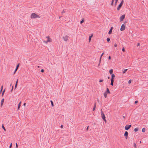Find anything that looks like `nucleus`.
Returning a JSON list of instances; mask_svg holds the SVG:
<instances>
[{
	"label": "nucleus",
	"instance_id": "obj_1",
	"mask_svg": "<svg viewBox=\"0 0 148 148\" xmlns=\"http://www.w3.org/2000/svg\"><path fill=\"white\" fill-rule=\"evenodd\" d=\"M31 18H40V16L39 15H37L35 13H32L31 16Z\"/></svg>",
	"mask_w": 148,
	"mask_h": 148
},
{
	"label": "nucleus",
	"instance_id": "obj_2",
	"mask_svg": "<svg viewBox=\"0 0 148 148\" xmlns=\"http://www.w3.org/2000/svg\"><path fill=\"white\" fill-rule=\"evenodd\" d=\"M46 38H47V41H45V40H43V42H44L47 44L48 42H51L52 40L50 38L49 36H46Z\"/></svg>",
	"mask_w": 148,
	"mask_h": 148
},
{
	"label": "nucleus",
	"instance_id": "obj_3",
	"mask_svg": "<svg viewBox=\"0 0 148 148\" xmlns=\"http://www.w3.org/2000/svg\"><path fill=\"white\" fill-rule=\"evenodd\" d=\"M101 117L102 119H103L104 121H106V117L105 116L104 114L103 113V112L102 111V110L101 109Z\"/></svg>",
	"mask_w": 148,
	"mask_h": 148
},
{
	"label": "nucleus",
	"instance_id": "obj_4",
	"mask_svg": "<svg viewBox=\"0 0 148 148\" xmlns=\"http://www.w3.org/2000/svg\"><path fill=\"white\" fill-rule=\"evenodd\" d=\"M123 2H124L122 0V1H121V3L119 4V5L118 6V7L117 8V10H120L121 7V6H122V5H123Z\"/></svg>",
	"mask_w": 148,
	"mask_h": 148
},
{
	"label": "nucleus",
	"instance_id": "obj_5",
	"mask_svg": "<svg viewBox=\"0 0 148 148\" xmlns=\"http://www.w3.org/2000/svg\"><path fill=\"white\" fill-rule=\"evenodd\" d=\"M125 25L124 24H123L121 25L120 28V30L121 31H123L125 29Z\"/></svg>",
	"mask_w": 148,
	"mask_h": 148
},
{
	"label": "nucleus",
	"instance_id": "obj_6",
	"mask_svg": "<svg viewBox=\"0 0 148 148\" xmlns=\"http://www.w3.org/2000/svg\"><path fill=\"white\" fill-rule=\"evenodd\" d=\"M131 125H126L125 127V130H128L130 127H131Z\"/></svg>",
	"mask_w": 148,
	"mask_h": 148
},
{
	"label": "nucleus",
	"instance_id": "obj_7",
	"mask_svg": "<svg viewBox=\"0 0 148 148\" xmlns=\"http://www.w3.org/2000/svg\"><path fill=\"white\" fill-rule=\"evenodd\" d=\"M125 15L124 14L123 15L120 16V21L121 22V21H123V20L125 18Z\"/></svg>",
	"mask_w": 148,
	"mask_h": 148
},
{
	"label": "nucleus",
	"instance_id": "obj_8",
	"mask_svg": "<svg viewBox=\"0 0 148 148\" xmlns=\"http://www.w3.org/2000/svg\"><path fill=\"white\" fill-rule=\"evenodd\" d=\"M69 37L68 36H65L63 37V38L64 41L67 42L68 40V38Z\"/></svg>",
	"mask_w": 148,
	"mask_h": 148
},
{
	"label": "nucleus",
	"instance_id": "obj_9",
	"mask_svg": "<svg viewBox=\"0 0 148 148\" xmlns=\"http://www.w3.org/2000/svg\"><path fill=\"white\" fill-rule=\"evenodd\" d=\"M128 135V132L127 131H125L124 134V136L125 137V138L126 139H127V137Z\"/></svg>",
	"mask_w": 148,
	"mask_h": 148
},
{
	"label": "nucleus",
	"instance_id": "obj_10",
	"mask_svg": "<svg viewBox=\"0 0 148 148\" xmlns=\"http://www.w3.org/2000/svg\"><path fill=\"white\" fill-rule=\"evenodd\" d=\"M19 66V64L18 63V64H17V65L16 66V68L15 70L14 71V73H15L17 71V70L18 69Z\"/></svg>",
	"mask_w": 148,
	"mask_h": 148
},
{
	"label": "nucleus",
	"instance_id": "obj_11",
	"mask_svg": "<svg viewBox=\"0 0 148 148\" xmlns=\"http://www.w3.org/2000/svg\"><path fill=\"white\" fill-rule=\"evenodd\" d=\"M112 29H113V27H112L108 32L109 34H111V33L112 32Z\"/></svg>",
	"mask_w": 148,
	"mask_h": 148
},
{
	"label": "nucleus",
	"instance_id": "obj_12",
	"mask_svg": "<svg viewBox=\"0 0 148 148\" xmlns=\"http://www.w3.org/2000/svg\"><path fill=\"white\" fill-rule=\"evenodd\" d=\"M107 94H110V91L109 90L108 88H107L106 89V92Z\"/></svg>",
	"mask_w": 148,
	"mask_h": 148
},
{
	"label": "nucleus",
	"instance_id": "obj_13",
	"mask_svg": "<svg viewBox=\"0 0 148 148\" xmlns=\"http://www.w3.org/2000/svg\"><path fill=\"white\" fill-rule=\"evenodd\" d=\"M4 101V99L3 98L1 100V106H2L3 105V102Z\"/></svg>",
	"mask_w": 148,
	"mask_h": 148
},
{
	"label": "nucleus",
	"instance_id": "obj_14",
	"mask_svg": "<svg viewBox=\"0 0 148 148\" xmlns=\"http://www.w3.org/2000/svg\"><path fill=\"white\" fill-rule=\"evenodd\" d=\"M21 101H20L18 103V109H19L20 107L21 106Z\"/></svg>",
	"mask_w": 148,
	"mask_h": 148
},
{
	"label": "nucleus",
	"instance_id": "obj_15",
	"mask_svg": "<svg viewBox=\"0 0 148 148\" xmlns=\"http://www.w3.org/2000/svg\"><path fill=\"white\" fill-rule=\"evenodd\" d=\"M113 70L112 69H111L109 71V73H110V74H112V73H113Z\"/></svg>",
	"mask_w": 148,
	"mask_h": 148
},
{
	"label": "nucleus",
	"instance_id": "obj_16",
	"mask_svg": "<svg viewBox=\"0 0 148 148\" xmlns=\"http://www.w3.org/2000/svg\"><path fill=\"white\" fill-rule=\"evenodd\" d=\"M18 79L17 80L16 82V83L15 84V89H16L17 87V84H18Z\"/></svg>",
	"mask_w": 148,
	"mask_h": 148
},
{
	"label": "nucleus",
	"instance_id": "obj_17",
	"mask_svg": "<svg viewBox=\"0 0 148 148\" xmlns=\"http://www.w3.org/2000/svg\"><path fill=\"white\" fill-rule=\"evenodd\" d=\"M50 102L51 103V106L52 107H53L54 106L53 105V101L52 100H51Z\"/></svg>",
	"mask_w": 148,
	"mask_h": 148
},
{
	"label": "nucleus",
	"instance_id": "obj_18",
	"mask_svg": "<svg viewBox=\"0 0 148 148\" xmlns=\"http://www.w3.org/2000/svg\"><path fill=\"white\" fill-rule=\"evenodd\" d=\"M138 128H135V129H134V131L135 132H136L137 131H138Z\"/></svg>",
	"mask_w": 148,
	"mask_h": 148
},
{
	"label": "nucleus",
	"instance_id": "obj_19",
	"mask_svg": "<svg viewBox=\"0 0 148 148\" xmlns=\"http://www.w3.org/2000/svg\"><path fill=\"white\" fill-rule=\"evenodd\" d=\"M115 77V75L114 74H112L111 75V78L114 79Z\"/></svg>",
	"mask_w": 148,
	"mask_h": 148
},
{
	"label": "nucleus",
	"instance_id": "obj_20",
	"mask_svg": "<svg viewBox=\"0 0 148 148\" xmlns=\"http://www.w3.org/2000/svg\"><path fill=\"white\" fill-rule=\"evenodd\" d=\"M104 95L105 98H106L107 97V94L106 92H105L104 94Z\"/></svg>",
	"mask_w": 148,
	"mask_h": 148
},
{
	"label": "nucleus",
	"instance_id": "obj_21",
	"mask_svg": "<svg viewBox=\"0 0 148 148\" xmlns=\"http://www.w3.org/2000/svg\"><path fill=\"white\" fill-rule=\"evenodd\" d=\"M92 36L91 35L89 36V41H90L91 40V38L92 37Z\"/></svg>",
	"mask_w": 148,
	"mask_h": 148
},
{
	"label": "nucleus",
	"instance_id": "obj_22",
	"mask_svg": "<svg viewBox=\"0 0 148 148\" xmlns=\"http://www.w3.org/2000/svg\"><path fill=\"white\" fill-rule=\"evenodd\" d=\"M106 40L107 42H109L110 41V39L109 38H107Z\"/></svg>",
	"mask_w": 148,
	"mask_h": 148
},
{
	"label": "nucleus",
	"instance_id": "obj_23",
	"mask_svg": "<svg viewBox=\"0 0 148 148\" xmlns=\"http://www.w3.org/2000/svg\"><path fill=\"white\" fill-rule=\"evenodd\" d=\"M145 128H143L142 129V132H145Z\"/></svg>",
	"mask_w": 148,
	"mask_h": 148
},
{
	"label": "nucleus",
	"instance_id": "obj_24",
	"mask_svg": "<svg viewBox=\"0 0 148 148\" xmlns=\"http://www.w3.org/2000/svg\"><path fill=\"white\" fill-rule=\"evenodd\" d=\"M118 1V0H115V4H114L115 6H116V4H117V3Z\"/></svg>",
	"mask_w": 148,
	"mask_h": 148
},
{
	"label": "nucleus",
	"instance_id": "obj_25",
	"mask_svg": "<svg viewBox=\"0 0 148 148\" xmlns=\"http://www.w3.org/2000/svg\"><path fill=\"white\" fill-rule=\"evenodd\" d=\"M2 128L5 130V127H4L3 125H2Z\"/></svg>",
	"mask_w": 148,
	"mask_h": 148
},
{
	"label": "nucleus",
	"instance_id": "obj_26",
	"mask_svg": "<svg viewBox=\"0 0 148 148\" xmlns=\"http://www.w3.org/2000/svg\"><path fill=\"white\" fill-rule=\"evenodd\" d=\"M127 70V69H125L124 71L123 72V73H125Z\"/></svg>",
	"mask_w": 148,
	"mask_h": 148
},
{
	"label": "nucleus",
	"instance_id": "obj_27",
	"mask_svg": "<svg viewBox=\"0 0 148 148\" xmlns=\"http://www.w3.org/2000/svg\"><path fill=\"white\" fill-rule=\"evenodd\" d=\"M5 92V89H4L2 92V96H3V95Z\"/></svg>",
	"mask_w": 148,
	"mask_h": 148
},
{
	"label": "nucleus",
	"instance_id": "obj_28",
	"mask_svg": "<svg viewBox=\"0 0 148 148\" xmlns=\"http://www.w3.org/2000/svg\"><path fill=\"white\" fill-rule=\"evenodd\" d=\"M114 1H112L111 4V5L112 6L113 5Z\"/></svg>",
	"mask_w": 148,
	"mask_h": 148
},
{
	"label": "nucleus",
	"instance_id": "obj_29",
	"mask_svg": "<svg viewBox=\"0 0 148 148\" xmlns=\"http://www.w3.org/2000/svg\"><path fill=\"white\" fill-rule=\"evenodd\" d=\"M114 82H111V85L112 86H113Z\"/></svg>",
	"mask_w": 148,
	"mask_h": 148
},
{
	"label": "nucleus",
	"instance_id": "obj_30",
	"mask_svg": "<svg viewBox=\"0 0 148 148\" xmlns=\"http://www.w3.org/2000/svg\"><path fill=\"white\" fill-rule=\"evenodd\" d=\"M95 108H96V105H95H95H94V106L93 107V111H94L95 110Z\"/></svg>",
	"mask_w": 148,
	"mask_h": 148
},
{
	"label": "nucleus",
	"instance_id": "obj_31",
	"mask_svg": "<svg viewBox=\"0 0 148 148\" xmlns=\"http://www.w3.org/2000/svg\"><path fill=\"white\" fill-rule=\"evenodd\" d=\"M132 82V80L131 79H130L128 81V83L129 84H130Z\"/></svg>",
	"mask_w": 148,
	"mask_h": 148
},
{
	"label": "nucleus",
	"instance_id": "obj_32",
	"mask_svg": "<svg viewBox=\"0 0 148 148\" xmlns=\"http://www.w3.org/2000/svg\"><path fill=\"white\" fill-rule=\"evenodd\" d=\"M3 88V86H1V90H0V92H1L2 91Z\"/></svg>",
	"mask_w": 148,
	"mask_h": 148
},
{
	"label": "nucleus",
	"instance_id": "obj_33",
	"mask_svg": "<svg viewBox=\"0 0 148 148\" xmlns=\"http://www.w3.org/2000/svg\"><path fill=\"white\" fill-rule=\"evenodd\" d=\"M111 82H114V79L111 78Z\"/></svg>",
	"mask_w": 148,
	"mask_h": 148
},
{
	"label": "nucleus",
	"instance_id": "obj_34",
	"mask_svg": "<svg viewBox=\"0 0 148 148\" xmlns=\"http://www.w3.org/2000/svg\"><path fill=\"white\" fill-rule=\"evenodd\" d=\"M84 22V20L83 19L82 21H80V23L82 24Z\"/></svg>",
	"mask_w": 148,
	"mask_h": 148
},
{
	"label": "nucleus",
	"instance_id": "obj_35",
	"mask_svg": "<svg viewBox=\"0 0 148 148\" xmlns=\"http://www.w3.org/2000/svg\"><path fill=\"white\" fill-rule=\"evenodd\" d=\"M122 51L123 52H124L125 51V49L124 47H123L122 49Z\"/></svg>",
	"mask_w": 148,
	"mask_h": 148
},
{
	"label": "nucleus",
	"instance_id": "obj_36",
	"mask_svg": "<svg viewBox=\"0 0 148 148\" xmlns=\"http://www.w3.org/2000/svg\"><path fill=\"white\" fill-rule=\"evenodd\" d=\"M103 81V79H100L99 82H101Z\"/></svg>",
	"mask_w": 148,
	"mask_h": 148
},
{
	"label": "nucleus",
	"instance_id": "obj_37",
	"mask_svg": "<svg viewBox=\"0 0 148 148\" xmlns=\"http://www.w3.org/2000/svg\"><path fill=\"white\" fill-rule=\"evenodd\" d=\"M40 71L42 72V73H43L44 71V69H42L41 70V71Z\"/></svg>",
	"mask_w": 148,
	"mask_h": 148
},
{
	"label": "nucleus",
	"instance_id": "obj_38",
	"mask_svg": "<svg viewBox=\"0 0 148 148\" xmlns=\"http://www.w3.org/2000/svg\"><path fill=\"white\" fill-rule=\"evenodd\" d=\"M18 147V145L17 143H16V148H17Z\"/></svg>",
	"mask_w": 148,
	"mask_h": 148
},
{
	"label": "nucleus",
	"instance_id": "obj_39",
	"mask_svg": "<svg viewBox=\"0 0 148 148\" xmlns=\"http://www.w3.org/2000/svg\"><path fill=\"white\" fill-rule=\"evenodd\" d=\"M103 53H102V54L101 55V56L100 58V60H101V58L102 56H103Z\"/></svg>",
	"mask_w": 148,
	"mask_h": 148
},
{
	"label": "nucleus",
	"instance_id": "obj_40",
	"mask_svg": "<svg viewBox=\"0 0 148 148\" xmlns=\"http://www.w3.org/2000/svg\"><path fill=\"white\" fill-rule=\"evenodd\" d=\"M12 143H11L10 144V146H9V148H11L12 146Z\"/></svg>",
	"mask_w": 148,
	"mask_h": 148
},
{
	"label": "nucleus",
	"instance_id": "obj_41",
	"mask_svg": "<svg viewBox=\"0 0 148 148\" xmlns=\"http://www.w3.org/2000/svg\"><path fill=\"white\" fill-rule=\"evenodd\" d=\"M138 101L136 100L135 101L134 103L136 104V103H138Z\"/></svg>",
	"mask_w": 148,
	"mask_h": 148
},
{
	"label": "nucleus",
	"instance_id": "obj_42",
	"mask_svg": "<svg viewBox=\"0 0 148 148\" xmlns=\"http://www.w3.org/2000/svg\"><path fill=\"white\" fill-rule=\"evenodd\" d=\"M13 86H12V88L11 89V91L12 92L13 90Z\"/></svg>",
	"mask_w": 148,
	"mask_h": 148
},
{
	"label": "nucleus",
	"instance_id": "obj_43",
	"mask_svg": "<svg viewBox=\"0 0 148 148\" xmlns=\"http://www.w3.org/2000/svg\"><path fill=\"white\" fill-rule=\"evenodd\" d=\"M117 46V45L116 44H115L114 45V47H116Z\"/></svg>",
	"mask_w": 148,
	"mask_h": 148
},
{
	"label": "nucleus",
	"instance_id": "obj_44",
	"mask_svg": "<svg viewBox=\"0 0 148 148\" xmlns=\"http://www.w3.org/2000/svg\"><path fill=\"white\" fill-rule=\"evenodd\" d=\"M108 59L109 60H110L111 59V57L110 56H109L108 57Z\"/></svg>",
	"mask_w": 148,
	"mask_h": 148
},
{
	"label": "nucleus",
	"instance_id": "obj_45",
	"mask_svg": "<svg viewBox=\"0 0 148 148\" xmlns=\"http://www.w3.org/2000/svg\"><path fill=\"white\" fill-rule=\"evenodd\" d=\"M134 147H136V144L135 143H134Z\"/></svg>",
	"mask_w": 148,
	"mask_h": 148
},
{
	"label": "nucleus",
	"instance_id": "obj_46",
	"mask_svg": "<svg viewBox=\"0 0 148 148\" xmlns=\"http://www.w3.org/2000/svg\"><path fill=\"white\" fill-rule=\"evenodd\" d=\"M63 125H61V126H60V127L61 128H63Z\"/></svg>",
	"mask_w": 148,
	"mask_h": 148
},
{
	"label": "nucleus",
	"instance_id": "obj_47",
	"mask_svg": "<svg viewBox=\"0 0 148 148\" xmlns=\"http://www.w3.org/2000/svg\"><path fill=\"white\" fill-rule=\"evenodd\" d=\"M140 45V43H138V44H137V46H139Z\"/></svg>",
	"mask_w": 148,
	"mask_h": 148
},
{
	"label": "nucleus",
	"instance_id": "obj_48",
	"mask_svg": "<svg viewBox=\"0 0 148 148\" xmlns=\"http://www.w3.org/2000/svg\"><path fill=\"white\" fill-rule=\"evenodd\" d=\"M88 127H87V128H86V130H88Z\"/></svg>",
	"mask_w": 148,
	"mask_h": 148
},
{
	"label": "nucleus",
	"instance_id": "obj_49",
	"mask_svg": "<svg viewBox=\"0 0 148 148\" xmlns=\"http://www.w3.org/2000/svg\"><path fill=\"white\" fill-rule=\"evenodd\" d=\"M25 105H26V103H24V104H23V105H24V106H25Z\"/></svg>",
	"mask_w": 148,
	"mask_h": 148
},
{
	"label": "nucleus",
	"instance_id": "obj_50",
	"mask_svg": "<svg viewBox=\"0 0 148 148\" xmlns=\"http://www.w3.org/2000/svg\"><path fill=\"white\" fill-rule=\"evenodd\" d=\"M62 13H64L65 12L64 11V10H63V11L62 12Z\"/></svg>",
	"mask_w": 148,
	"mask_h": 148
},
{
	"label": "nucleus",
	"instance_id": "obj_51",
	"mask_svg": "<svg viewBox=\"0 0 148 148\" xmlns=\"http://www.w3.org/2000/svg\"><path fill=\"white\" fill-rule=\"evenodd\" d=\"M108 79H109L110 78V77H108Z\"/></svg>",
	"mask_w": 148,
	"mask_h": 148
},
{
	"label": "nucleus",
	"instance_id": "obj_52",
	"mask_svg": "<svg viewBox=\"0 0 148 148\" xmlns=\"http://www.w3.org/2000/svg\"><path fill=\"white\" fill-rule=\"evenodd\" d=\"M12 85V84H11L10 85V86H11Z\"/></svg>",
	"mask_w": 148,
	"mask_h": 148
},
{
	"label": "nucleus",
	"instance_id": "obj_53",
	"mask_svg": "<svg viewBox=\"0 0 148 148\" xmlns=\"http://www.w3.org/2000/svg\"><path fill=\"white\" fill-rule=\"evenodd\" d=\"M123 117L124 118H125V116H123Z\"/></svg>",
	"mask_w": 148,
	"mask_h": 148
},
{
	"label": "nucleus",
	"instance_id": "obj_54",
	"mask_svg": "<svg viewBox=\"0 0 148 148\" xmlns=\"http://www.w3.org/2000/svg\"><path fill=\"white\" fill-rule=\"evenodd\" d=\"M112 1H114V0H112Z\"/></svg>",
	"mask_w": 148,
	"mask_h": 148
}]
</instances>
